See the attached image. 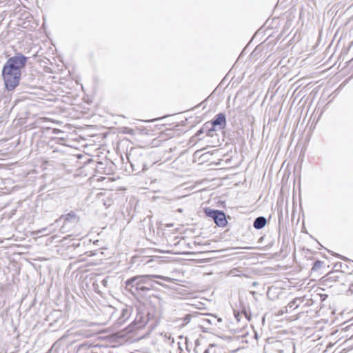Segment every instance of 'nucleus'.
I'll use <instances>...</instances> for the list:
<instances>
[{"instance_id":"obj_5","label":"nucleus","mask_w":353,"mask_h":353,"mask_svg":"<svg viewBox=\"0 0 353 353\" xmlns=\"http://www.w3.org/2000/svg\"><path fill=\"white\" fill-rule=\"evenodd\" d=\"M265 218L263 216H259L254 220L253 225L256 229H261L265 225Z\"/></svg>"},{"instance_id":"obj_8","label":"nucleus","mask_w":353,"mask_h":353,"mask_svg":"<svg viewBox=\"0 0 353 353\" xmlns=\"http://www.w3.org/2000/svg\"><path fill=\"white\" fill-rule=\"evenodd\" d=\"M65 221H77L78 218L76 216V215L74 212H70L67 214Z\"/></svg>"},{"instance_id":"obj_3","label":"nucleus","mask_w":353,"mask_h":353,"mask_svg":"<svg viewBox=\"0 0 353 353\" xmlns=\"http://www.w3.org/2000/svg\"><path fill=\"white\" fill-rule=\"evenodd\" d=\"M208 216L213 218L214 222L219 226L225 225L226 219L224 213L217 210H209L206 211Z\"/></svg>"},{"instance_id":"obj_1","label":"nucleus","mask_w":353,"mask_h":353,"mask_svg":"<svg viewBox=\"0 0 353 353\" xmlns=\"http://www.w3.org/2000/svg\"><path fill=\"white\" fill-rule=\"evenodd\" d=\"M27 57L21 53L10 57L2 70V77L8 90H14L19 83L21 70L25 67Z\"/></svg>"},{"instance_id":"obj_7","label":"nucleus","mask_w":353,"mask_h":353,"mask_svg":"<svg viewBox=\"0 0 353 353\" xmlns=\"http://www.w3.org/2000/svg\"><path fill=\"white\" fill-rule=\"evenodd\" d=\"M130 309H128V308L123 309L120 319L122 320L123 322H124L126 319H128V317L130 316Z\"/></svg>"},{"instance_id":"obj_14","label":"nucleus","mask_w":353,"mask_h":353,"mask_svg":"<svg viewBox=\"0 0 353 353\" xmlns=\"http://www.w3.org/2000/svg\"><path fill=\"white\" fill-rule=\"evenodd\" d=\"M251 294L254 295L255 294V292H251Z\"/></svg>"},{"instance_id":"obj_10","label":"nucleus","mask_w":353,"mask_h":353,"mask_svg":"<svg viewBox=\"0 0 353 353\" xmlns=\"http://www.w3.org/2000/svg\"><path fill=\"white\" fill-rule=\"evenodd\" d=\"M294 304H295V301H293L290 302V303L288 304V307H289L290 308H292V307H294Z\"/></svg>"},{"instance_id":"obj_2","label":"nucleus","mask_w":353,"mask_h":353,"mask_svg":"<svg viewBox=\"0 0 353 353\" xmlns=\"http://www.w3.org/2000/svg\"><path fill=\"white\" fill-rule=\"evenodd\" d=\"M152 278L161 279L165 281H171L170 277L161 275H139L127 280L125 281V288L129 290H131L132 288L141 291L149 290L150 288L146 286H143V284L147 283Z\"/></svg>"},{"instance_id":"obj_13","label":"nucleus","mask_w":353,"mask_h":353,"mask_svg":"<svg viewBox=\"0 0 353 353\" xmlns=\"http://www.w3.org/2000/svg\"><path fill=\"white\" fill-rule=\"evenodd\" d=\"M245 248V249H248V250H251V249H252V247H245V248Z\"/></svg>"},{"instance_id":"obj_4","label":"nucleus","mask_w":353,"mask_h":353,"mask_svg":"<svg viewBox=\"0 0 353 353\" xmlns=\"http://www.w3.org/2000/svg\"><path fill=\"white\" fill-rule=\"evenodd\" d=\"M225 123V117L223 113L217 114L215 119L212 123L214 128H216V126L219 125L220 128H224Z\"/></svg>"},{"instance_id":"obj_12","label":"nucleus","mask_w":353,"mask_h":353,"mask_svg":"<svg viewBox=\"0 0 353 353\" xmlns=\"http://www.w3.org/2000/svg\"><path fill=\"white\" fill-rule=\"evenodd\" d=\"M319 261L316 262V263H315V265H314V267H316V266H319Z\"/></svg>"},{"instance_id":"obj_15","label":"nucleus","mask_w":353,"mask_h":353,"mask_svg":"<svg viewBox=\"0 0 353 353\" xmlns=\"http://www.w3.org/2000/svg\"><path fill=\"white\" fill-rule=\"evenodd\" d=\"M204 353H208V350H205V351L204 352Z\"/></svg>"},{"instance_id":"obj_11","label":"nucleus","mask_w":353,"mask_h":353,"mask_svg":"<svg viewBox=\"0 0 353 353\" xmlns=\"http://www.w3.org/2000/svg\"><path fill=\"white\" fill-rule=\"evenodd\" d=\"M239 316H240V314L238 312L236 314H235V318L236 319L239 321H240V319H239Z\"/></svg>"},{"instance_id":"obj_9","label":"nucleus","mask_w":353,"mask_h":353,"mask_svg":"<svg viewBox=\"0 0 353 353\" xmlns=\"http://www.w3.org/2000/svg\"><path fill=\"white\" fill-rule=\"evenodd\" d=\"M190 316L189 314L186 315L185 319H184V321H185V323H187V322H189L190 321Z\"/></svg>"},{"instance_id":"obj_6","label":"nucleus","mask_w":353,"mask_h":353,"mask_svg":"<svg viewBox=\"0 0 353 353\" xmlns=\"http://www.w3.org/2000/svg\"><path fill=\"white\" fill-rule=\"evenodd\" d=\"M221 319H217L214 316H210L208 318H204L203 321H206L210 325H216V322H221Z\"/></svg>"}]
</instances>
